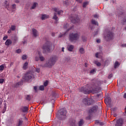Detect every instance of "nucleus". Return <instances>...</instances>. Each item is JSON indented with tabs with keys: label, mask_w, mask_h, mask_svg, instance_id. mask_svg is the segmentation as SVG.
<instances>
[{
	"label": "nucleus",
	"mask_w": 126,
	"mask_h": 126,
	"mask_svg": "<svg viewBox=\"0 0 126 126\" xmlns=\"http://www.w3.org/2000/svg\"><path fill=\"white\" fill-rule=\"evenodd\" d=\"M79 91L84 94H90V93H92V92H94V93H99L100 92V89L96 86L95 84H92L91 86L88 84L79 88Z\"/></svg>",
	"instance_id": "f257e3e1"
},
{
	"label": "nucleus",
	"mask_w": 126,
	"mask_h": 126,
	"mask_svg": "<svg viewBox=\"0 0 126 126\" xmlns=\"http://www.w3.org/2000/svg\"><path fill=\"white\" fill-rule=\"evenodd\" d=\"M58 59L56 56H51L49 59H48L44 64H41L42 67H49L52 68L53 65H55L56 62Z\"/></svg>",
	"instance_id": "f03ea898"
},
{
	"label": "nucleus",
	"mask_w": 126,
	"mask_h": 126,
	"mask_svg": "<svg viewBox=\"0 0 126 126\" xmlns=\"http://www.w3.org/2000/svg\"><path fill=\"white\" fill-rule=\"evenodd\" d=\"M80 36V35L78 32L71 33L69 34V40L71 43H75L79 39Z\"/></svg>",
	"instance_id": "7ed1b4c3"
},
{
	"label": "nucleus",
	"mask_w": 126,
	"mask_h": 126,
	"mask_svg": "<svg viewBox=\"0 0 126 126\" xmlns=\"http://www.w3.org/2000/svg\"><path fill=\"white\" fill-rule=\"evenodd\" d=\"M67 113V112L66 110L63 109L59 110L58 115L57 116L58 120H60V121H63V120H65Z\"/></svg>",
	"instance_id": "20e7f679"
},
{
	"label": "nucleus",
	"mask_w": 126,
	"mask_h": 126,
	"mask_svg": "<svg viewBox=\"0 0 126 126\" xmlns=\"http://www.w3.org/2000/svg\"><path fill=\"white\" fill-rule=\"evenodd\" d=\"M52 47V42L50 41H47L43 46L42 50L45 52H50L51 51V48Z\"/></svg>",
	"instance_id": "39448f33"
},
{
	"label": "nucleus",
	"mask_w": 126,
	"mask_h": 126,
	"mask_svg": "<svg viewBox=\"0 0 126 126\" xmlns=\"http://www.w3.org/2000/svg\"><path fill=\"white\" fill-rule=\"evenodd\" d=\"M106 41H110L114 38V33L111 31H108L104 35Z\"/></svg>",
	"instance_id": "423d86ee"
},
{
	"label": "nucleus",
	"mask_w": 126,
	"mask_h": 126,
	"mask_svg": "<svg viewBox=\"0 0 126 126\" xmlns=\"http://www.w3.org/2000/svg\"><path fill=\"white\" fill-rule=\"evenodd\" d=\"M82 102L84 105H87V106H91L93 104V100L91 98L88 97L85 98L83 99Z\"/></svg>",
	"instance_id": "0eeeda50"
},
{
	"label": "nucleus",
	"mask_w": 126,
	"mask_h": 126,
	"mask_svg": "<svg viewBox=\"0 0 126 126\" xmlns=\"http://www.w3.org/2000/svg\"><path fill=\"white\" fill-rule=\"evenodd\" d=\"M23 78L26 81H29V80H31L32 78V74L30 72H28L25 74Z\"/></svg>",
	"instance_id": "6e6552de"
},
{
	"label": "nucleus",
	"mask_w": 126,
	"mask_h": 126,
	"mask_svg": "<svg viewBox=\"0 0 126 126\" xmlns=\"http://www.w3.org/2000/svg\"><path fill=\"white\" fill-rule=\"evenodd\" d=\"M70 20L72 23H76V22H78V21H79V19H78V16L72 15L70 16Z\"/></svg>",
	"instance_id": "1a4fd4ad"
},
{
	"label": "nucleus",
	"mask_w": 126,
	"mask_h": 126,
	"mask_svg": "<svg viewBox=\"0 0 126 126\" xmlns=\"http://www.w3.org/2000/svg\"><path fill=\"white\" fill-rule=\"evenodd\" d=\"M35 62H39V61L44 62V61H45V57H44L42 54H39L38 56H35Z\"/></svg>",
	"instance_id": "9d476101"
},
{
	"label": "nucleus",
	"mask_w": 126,
	"mask_h": 126,
	"mask_svg": "<svg viewBox=\"0 0 126 126\" xmlns=\"http://www.w3.org/2000/svg\"><path fill=\"white\" fill-rule=\"evenodd\" d=\"M97 109H98V107L97 106H93L92 108H91L89 111V113L90 115H92L93 114H95L96 112H97Z\"/></svg>",
	"instance_id": "9b49d317"
},
{
	"label": "nucleus",
	"mask_w": 126,
	"mask_h": 126,
	"mask_svg": "<svg viewBox=\"0 0 126 126\" xmlns=\"http://www.w3.org/2000/svg\"><path fill=\"white\" fill-rule=\"evenodd\" d=\"M72 27H73V26H71V24L69 23H66L63 26L64 29H67L66 32H68L69 30H71V29H72Z\"/></svg>",
	"instance_id": "f8f14e48"
},
{
	"label": "nucleus",
	"mask_w": 126,
	"mask_h": 126,
	"mask_svg": "<svg viewBox=\"0 0 126 126\" xmlns=\"http://www.w3.org/2000/svg\"><path fill=\"white\" fill-rule=\"evenodd\" d=\"M124 125V121L122 118L119 119L116 121V124L115 125V126H123Z\"/></svg>",
	"instance_id": "ddd939ff"
},
{
	"label": "nucleus",
	"mask_w": 126,
	"mask_h": 126,
	"mask_svg": "<svg viewBox=\"0 0 126 126\" xmlns=\"http://www.w3.org/2000/svg\"><path fill=\"white\" fill-rule=\"evenodd\" d=\"M32 35L33 37H38L39 35V32L35 29H32Z\"/></svg>",
	"instance_id": "4468645a"
},
{
	"label": "nucleus",
	"mask_w": 126,
	"mask_h": 126,
	"mask_svg": "<svg viewBox=\"0 0 126 126\" xmlns=\"http://www.w3.org/2000/svg\"><path fill=\"white\" fill-rule=\"evenodd\" d=\"M104 101L105 104L109 105L111 104V102H112V99L110 98V97L107 96L105 98Z\"/></svg>",
	"instance_id": "2eb2a0df"
},
{
	"label": "nucleus",
	"mask_w": 126,
	"mask_h": 126,
	"mask_svg": "<svg viewBox=\"0 0 126 126\" xmlns=\"http://www.w3.org/2000/svg\"><path fill=\"white\" fill-rule=\"evenodd\" d=\"M53 9L55 12H57V14H58V15H61V14H62V13H63V10H59L58 8H53Z\"/></svg>",
	"instance_id": "dca6fc26"
},
{
	"label": "nucleus",
	"mask_w": 126,
	"mask_h": 126,
	"mask_svg": "<svg viewBox=\"0 0 126 126\" xmlns=\"http://www.w3.org/2000/svg\"><path fill=\"white\" fill-rule=\"evenodd\" d=\"M21 110L23 113H27L28 112V107L23 106L21 108Z\"/></svg>",
	"instance_id": "f3484780"
},
{
	"label": "nucleus",
	"mask_w": 126,
	"mask_h": 126,
	"mask_svg": "<svg viewBox=\"0 0 126 126\" xmlns=\"http://www.w3.org/2000/svg\"><path fill=\"white\" fill-rule=\"evenodd\" d=\"M67 50L69 52H72L73 51V49H74V46L72 45H68L67 46Z\"/></svg>",
	"instance_id": "a211bd4d"
},
{
	"label": "nucleus",
	"mask_w": 126,
	"mask_h": 126,
	"mask_svg": "<svg viewBox=\"0 0 126 126\" xmlns=\"http://www.w3.org/2000/svg\"><path fill=\"white\" fill-rule=\"evenodd\" d=\"M11 44H12V41L10 39H7L5 42L6 46H9V45H11Z\"/></svg>",
	"instance_id": "6ab92c4d"
},
{
	"label": "nucleus",
	"mask_w": 126,
	"mask_h": 126,
	"mask_svg": "<svg viewBox=\"0 0 126 126\" xmlns=\"http://www.w3.org/2000/svg\"><path fill=\"white\" fill-rule=\"evenodd\" d=\"M53 19L56 20L55 23H58V22H59V18H58V16H57V13H54V16L53 17Z\"/></svg>",
	"instance_id": "aec40b11"
},
{
	"label": "nucleus",
	"mask_w": 126,
	"mask_h": 126,
	"mask_svg": "<svg viewBox=\"0 0 126 126\" xmlns=\"http://www.w3.org/2000/svg\"><path fill=\"white\" fill-rule=\"evenodd\" d=\"M4 3V6H5L6 8L8 9V6H9V2H8L7 0H5Z\"/></svg>",
	"instance_id": "412c9836"
},
{
	"label": "nucleus",
	"mask_w": 126,
	"mask_h": 126,
	"mask_svg": "<svg viewBox=\"0 0 126 126\" xmlns=\"http://www.w3.org/2000/svg\"><path fill=\"white\" fill-rule=\"evenodd\" d=\"M21 84H22V82H19L18 83H16L14 84V87H15L16 88H17L19 86H20Z\"/></svg>",
	"instance_id": "4be33fe9"
},
{
	"label": "nucleus",
	"mask_w": 126,
	"mask_h": 126,
	"mask_svg": "<svg viewBox=\"0 0 126 126\" xmlns=\"http://www.w3.org/2000/svg\"><path fill=\"white\" fill-rule=\"evenodd\" d=\"M47 18H49V15H47L46 14L42 15V17H41L42 20H45V19H47Z\"/></svg>",
	"instance_id": "5701e85b"
},
{
	"label": "nucleus",
	"mask_w": 126,
	"mask_h": 126,
	"mask_svg": "<svg viewBox=\"0 0 126 126\" xmlns=\"http://www.w3.org/2000/svg\"><path fill=\"white\" fill-rule=\"evenodd\" d=\"M27 67H28V62H26L24 64V65L23 66V69H27Z\"/></svg>",
	"instance_id": "b1692460"
},
{
	"label": "nucleus",
	"mask_w": 126,
	"mask_h": 126,
	"mask_svg": "<svg viewBox=\"0 0 126 126\" xmlns=\"http://www.w3.org/2000/svg\"><path fill=\"white\" fill-rule=\"evenodd\" d=\"M10 29L12 31H15V30H16V26H15L14 25H12L11 26V28H10Z\"/></svg>",
	"instance_id": "393cba45"
},
{
	"label": "nucleus",
	"mask_w": 126,
	"mask_h": 126,
	"mask_svg": "<svg viewBox=\"0 0 126 126\" xmlns=\"http://www.w3.org/2000/svg\"><path fill=\"white\" fill-rule=\"evenodd\" d=\"M18 41V37L16 36H15L13 38V43L14 44L16 43V42Z\"/></svg>",
	"instance_id": "a878e982"
},
{
	"label": "nucleus",
	"mask_w": 126,
	"mask_h": 126,
	"mask_svg": "<svg viewBox=\"0 0 126 126\" xmlns=\"http://www.w3.org/2000/svg\"><path fill=\"white\" fill-rule=\"evenodd\" d=\"M88 4H89V2H88V1L84 2L83 3V7H86V6H87Z\"/></svg>",
	"instance_id": "bb28decb"
},
{
	"label": "nucleus",
	"mask_w": 126,
	"mask_h": 126,
	"mask_svg": "<svg viewBox=\"0 0 126 126\" xmlns=\"http://www.w3.org/2000/svg\"><path fill=\"white\" fill-rule=\"evenodd\" d=\"M84 122H83V120L81 119L79 122V126H82Z\"/></svg>",
	"instance_id": "cd10ccee"
},
{
	"label": "nucleus",
	"mask_w": 126,
	"mask_h": 126,
	"mask_svg": "<svg viewBox=\"0 0 126 126\" xmlns=\"http://www.w3.org/2000/svg\"><path fill=\"white\" fill-rule=\"evenodd\" d=\"M92 24H94V25H97L98 26V22H97L95 20H92Z\"/></svg>",
	"instance_id": "c85d7f7f"
},
{
	"label": "nucleus",
	"mask_w": 126,
	"mask_h": 126,
	"mask_svg": "<svg viewBox=\"0 0 126 126\" xmlns=\"http://www.w3.org/2000/svg\"><path fill=\"white\" fill-rule=\"evenodd\" d=\"M23 123V121L22 120H19L17 126H22Z\"/></svg>",
	"instance_id": "c756f323"
},
{
	"label": "nucleus",
	"mask_w": 126,
	"mask_h": 126,
	"mask_svg": "<svg viewBox=\"0 0 126 126\" xmlns=\"http://www.w3.org/2000/svg\"><path fill=\"white\" fill-rule=\"evenodd\" d=\"M4 69V64H1L0 65V71H2Z\"/></svg>",
	"instance_id": "7c9ffc66"
},
{
	"label": "nucleus",
	"mask_w": 126,
	"mask_h": 126,
	"mask_svg": "<svg viewBox=\"0 0 126 126\" xmlns=\"http://www.w3.org/2000/svg\"><path fill=\"white\" fill-rule=\"evenodd\" d=\"M82 40L83 41V42H86V41L87 40V37H86L84 35H83L82 36Z\"/></svg>",
	"instance_id": "2f4dec72"
},
{
	"label": "nucleus",
	"mask_w": 126,
	"mask_h": 126,
	"mask_svg": "<svg viewBox=\"0 0 126 126\" xmlns=\"http://www.w3.org/2000/svg\"><path fill=\"white\" fill-rule=\"evenodd\" d=\"M37 4H38L37 2L33 3L32 6V9H34L35 7H36Z\"/></svg>",
	"instance_id": "473e14b6"
},
{
	"label": "nucleus",
	"mask_w": 126,
	"mask_h": 126,
	"mask_svg": "<svg viewBox=\"0 0 126 126\" xmlns=\"http://www.w3.org/2000/svg\"><path fill=\"white\" fill-rule=\"evenodd\" d=\"M39 90H41V91H44V90H45V87L44 86L42 85L39 87Z\"/></svg>",
	"instance_id": "72a5a7b5"
},
{
	"label": "nucleus",
	"mask_w": 126,
	"mask_h": 126,
	"mask_svg": "<svg viewBox=\"0 0 126 126\" xmlns=\"http://www.w3.org/2000/svg\"><path fill=\"white\" fill-rule=\"evenodd\" d=\"M79 52L80 54H84V49L83 48H80Z\"/></svg>",
	"instance_id": "f704fd0d"
},
{
	"label": "nucleus",
	"mask_w": 126,
	"mask_h": 126,
	"mask_svg": "<svg viewBox=\"0 0 126 126\" xmlns=\"http://www.w3.org/2000/svg\"><path fill=\"white\" fill-rule=\"evenodd\" d=\"M119 65H120V64L119 63V62H118L117 61H116L115 63L114 64V67L115 68H116L117 66H119Z\"/></svg>",
	"instance_id": "c9c22d12"
},
{
	"label": "nucleus",
	"mask_w": 126,
	"mask_h": 126,
	"mask_svg": "<svg viewBox=\"0 0 126 126\" xmlns=\"http://www.w3.org/2000/svg\"><path fill=\"white\" fill-rule=\"evenodd\" d=\"M94 63L96 64L97 66H101V63L97 61H95Z\"/></svg>",
	"instance_id": "e433bc0d"
},
{
	"label": "nucleus",
	"mask_w": 126,
	"mask_h": 126,
	"mask_svg": "<svg viewBox=\"0 0 126 126\" xmlns=\"http://www.w3.org/2000/svg\"><path fill=\"white\" fill-rule=\"evenodd\" d=\"M26 99L28 100V101H30V100H31V96L29 94L27 95Z\"/></svg>",
	"instance_id": "4c0bfd02"
},
{
	"label": "nucleus",
	"mask_w": 126,
	"mask_h": 126,
	"mask_svg": "<svg viewBox=\"0 0 126 126\" xmlns=\"http://www.w3.org/2000/svg\"><path fill=\"white\" fill-rule=\"evenodd\" d=\"M22 59L23 61H24L27 59V56L26 55H24L22 56Z\"/></svg>",
	"instance_id": "58836bf2"
},
{
	"label": "nucleus",
	"mask_w": 126,
	"mask_h": 126,
	"mask_svg": "<svg viewBox=\"0 0 126 126\" xmlns=\"http://www.w3.org/2000/svg\"><path fill=\"white\" fill-rule=\"evenodd\" d=\"M16 8V5L15 4H13L12 5V9H15Z\"/></svg>",
	"instance_id": "ea45409f"
},
{
	"label": "nucleus",
	"mask_w": 126,
	"mask_h": 126,
	"mask_svg": "<svg viewBox=\"0 0 126 126\" xmlns=\"http://www.w3.org/2000/svg\"><path fill=\"white\" fill-rule=\"evenodd\" d=\"M16 52L17 54H20V53H21V50L20 49H19L16 51Z\"/></svg>",
	"instance_id": "a19ab883"
},
{
	"label": "nucleus",
	"mask_w": 126,
	"mask_h": 126,
	"mask_svg": "<svg viewBox=\"0 0 126 126\" xmlns=\"http://www.w3.org/2000/svg\"><path fill=\"white\" fill-rule=\"evenodd\" d=\"M76 1H77V2H78V3H82V2L83 1V0H76Z\"/></svg>",
	"instance_id": "79ce46f5"
},
{
	"label": "nucleus",
	"mask_w": 126,
	"mask_h": 126,
	"mask_svg": "<svg viewBox=\"0 0 126 126\" xmlns=\"http://www.w3.org/2000/svg\"><path fill=\"white\" fill-rule=\"evenodd\" d=\"M44 86H48V81H46L44 83Z\"/></svg>",
	"instance_id": "37998d69"
},
{
	"label": "nucleus",
	"mask_w": 126,
	"mask_h": 126,
	"mask_svg": "<svg viewBox=\"0 0 126 126\" xmlns=\"http://www.w3.org/2000/svg\"><path fill=\"white\" fill-rule=\"evenodd\" d=\"M4 82V79H0V83H3Z\"/></svg>",
	"instance_id": "c03bdc74"
},
{
	"label": "nucleus",
	"mask_w": 126,
	"mask_h": 126,
	"mask_svg": "<svg viewBox=\"0 0 126 126\" xmlns=\"http://www.w3.org/2000/svg\"><path fill=\"white\" fill-rule=\"evenodd\" d=\"M7 38H8V36H7V35H6L3 37V40L4 41H5V40H6V39H7Z\"/></svg>",
	"instance_id": "a18cd8bd"
},
{
	"label": "nucleus",
	"mask_w": 126,
	"mask_h": 126,
	"mask_svg": "<svg viewBox=\"0 0 126 126\" xmlns=\"http://www.w3.org/2000/svg\"><path fill=\"white\" fill-rule=\"evenodd\" d=\"M112 77H113V74H110L108 76V78H109V79H111V78H112Z\"/></svg>",
	"instance_id": "49530a36"
},
{
	"label": "nucleus",
	"mask_w": 126,
	"mask_h": 126,
	"mask_svg": "<svg viewBox=\"0 0 126 126\" xmlns=\"http://www.w3.org/2000/svg\"><path fill=\"white\" fill-rule=\"evenodd\" d=\"M35 71H36V72H38V73H39V72H40V68H36Z\"/></svg>",
	"instance_id": "de8ad7c7"
},
{
	"label": "nucleus",
	"mask_w": 126,
	"mask_h": 126,
	"mask_svg": "<svg viewBox=\"0 0 126 126\" xmlns=\"http://www.w3.org/2000/svg\"><path fill=\"white\" fill-rule=\"evenodd\" d=\"M94 72H95V69H92L90 71V73H94Z\"/></svg>",
	"instance_id": "09e8293b"
},
{
	"label": "nucleus",
	"mask_w": 126,
	"mask_h": 126,
	"mask_svg": "<svg viewBox=\"0 0 126 126\" xmlns=\"http://www.w3.org/2000/svg\"><path fill=\"white\" fill-rule=\"evenodd\" d=\"M99 53H96V54H95V57L97 58H99Z\"/></svg>",
	"instance_id": "8fccbe9b"
},
{
	"label": "nucleus",
	"mask_w": 126,
	"mask_h": 126,
	"mask_svg": "<svg viewBox=\"0 0 126 126\" xmlns=\"http://www.w3.org/2000/svg\"><path fill=\"white\" fill-rule=\"evenodd\" d=\"M33 89L34 90H35V92H37V86H34L33 87Z\"/></svg>",
	"instance_id": "3c124183"
},
{
	"label": "nucleus",
	"mask_w": 126,
	"mask_h": 126,
	"mask_svg": "<svg viewBox=\"0 0 126 126\" xmlns=\"http://www.w3.org/2000/svg\"><path fill=\"white\" fill-rule=\"evenodd\" d=\"M63 34L60 33V34L59 36V38H62V37H63Z\"/></svg>",
	"instance_id": "603ef678"
},
{
	"label": "nucleus",
	"mask_w": 126,
	"mask_h": 126,
	"mask_svg": "<svg viewBox=\"0 0 126 126\" xmlns=\"http://www.w3.org/2000/svg\"><path fill=\"white\" fill-rule=\"evenodd\" d=\"M122 47H123V48L126 47V44H122Z\"/></svg>",
	"instance_id": "864d4df0"
},
{
	"label": "nucleus",
	"mask_w": 126,
	"mask_h": 126,
	"mask_svg": "<svg viewBox=\"0 0 126 126\" xmlns=\"http://www.w3.org/2000/svg\"><path fill=\"white\" fill-rule=\"evenodd\" d=\"M4 110H6V105H4ZM4 112H5V111H4V112H3V114L4 113Z\"/></svg>",
	"instance_id": "5fc2aeb1"
},
{
	"label": "nucleus",
	"mask_w": 126,
	"mask_h": 126,
	"mask_svg": "<svg viewBox=\"0 0 126 126\" xmlns=\"http://www.w3.org/2000/svg\"><path fill=\"white\" fill-rule=\"evenodd\" d=\"M11 30H10V29L8 31V33H9V34H10V33H11Z\"/></svg>",
	"instance_id": "6e6d98bb"
},
{
	"label": "nucleus",
	"mask_w": 126,
	"mask_h": 126,
	"mask_svg": "<svg viewBox=\"0 0 126 126\" xmlns=\"http://www.w3.org/2000/svg\"><path fill=\"white\" fill-rule=\"evenodd\" d=\"M101 42V40L100 39H97L96 40V42L97 43H100Z\"/></svg>",
	"instance_id": "4d7b16f0"
},
{
	"label": "nucleus",
	"mask_w": 126,
	"mask_h": 126,
	"mask_svg": "<svg viewBox=\"0 0 126 126\" xmlns=\"http://www.w3.org/2000/svg\"><path fill=\"white\" fill-rule=\"evenodd\" d=\"M94 18H97V17H98V15H94Z\"/></svg>",
	"instance_id": "13d9d810"
},
{
	"label": "nucleus",
	"mask_w": 126,
	"mask_h": 126,
	"mask_svg": "<svg viewBox=\"0 0 126 126\" xmlns=\"http://www.w3.org/2000/svg\"><path fill=\"white\" fill-rule=\"evenodd\" d=\"M124 98H125V99H126V93L124 94Z\"/></svg>",
	"instance_id": "bf43d9fd"
},
{
	"label": "nucleus",
	"mask_w": 126,
	"mask_h": 126,
	"mask_svg": "<svg viewBox=\"0 0 126 126\" xmlns=\"http://www.w3.org/2000/svg\"><path fill=\"white\" fill-rule=\"evenodd\" d=\"M15 2H16V3H18V2H19V0H15Z\"/></svg>",
	"instance_id": "052dcab7"
},
{
	"label": "nucleus",
	"mask_w": 126,
	"mask_h": 126,
	"mask_svg": "<svg viewBox=\"0 0 126 126\" xmlns=\"http://www.w3.org/2000/svg\"><path fill=\"white\" fill-rule=\"evenodd\" d=\"M97 34H98V31H97V32H95V33L94 34V35L95 36V35H97Z\"/></svg>",
	"instance_id": "680f3d73"
},
{
	"label": "nucleus",
	"mask_w": 126,
	"mask_h": 126,
	"mask_svg": "<svg viewBox=\"0 0 126 126\" xmlns=\"http://www.w3.org/2000/svg\"><path fill=\"white\" fill-rule=\"evenodd\" d=\"M62 52H64V47L62 48Z\"/></svg>",
	"instance_id": "e2e57ef3"
},
{
	"label": "nucleus",
	"mask_w": 126,
	"mask_h": 126,
	"mask_svg": "<svg viewBox=\"0 0 126 126\" xmlns=\"http://www.w3.org/2000/svg\"><path fill=\"white\" fill-rule=\"evenodd\" d=\"M23 43L24 44H26V43H27V42L26 41H23Z\"/></svg>",
	"instance_id": "0e129e2a"
},
{
	"label": "nucleus",
	"mask_w": 126,
	"mask_h": 126,
	"mask_svg": "<svg viewBox=\"0 0 126 126\" xmlns=\"http://www.w3.org/2000/svg\"><path fill=\"white\" fill-rule=\"evenodd\" d=\"M52 36H55V32H52Z\"/></svg>",
	"instance_id": "69168bd1"
},
{
	"label": "nucleus",
	"mask_w": 126,
	"mask_h": 126,
	"mask_svg": "<svg viewBox=\"0 0 126 126\" xmlns=\"http://www.w3.org/2000/svg\"><path fill=\"white\" fill-rule=\"evenodd\" d=\"M13 64V63H10V66H11V65H12Z\"/></svg>",
	"instance_id": "338daca9"
},
{
	"label": "nucleus",
	"mask_w": 126,
	"mask_h": 126,
	"mask_svg": "<svg viewBox=\"0 0 126 126\" xmlns=\"http://www.w3.org/2000/svg\"><path fill=\"white\" fill-rule=\"evenodd\" d=\"M121 14H122V15H124V14L123 13V12H121Z\"/></svg>",
	"instance_id": "774afa93"
}]
</instances>
